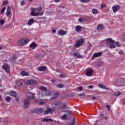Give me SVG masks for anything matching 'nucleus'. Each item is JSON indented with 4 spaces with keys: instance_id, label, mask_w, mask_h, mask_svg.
<instances>
[{
    "instance_id": "obj_1",
    "label": "nucleus",
    "mask_w": 125,
    "mask_h": 125,
    "mask_svg": "<svg viewBox=\"0 0 125 125\" xmlns=\"http://www.w3.org/2000/svg\"><path fill=\"white\" fill-rule=\"evenodd\" d=\"M31 15L32 16H39L41 15V12L42 11V7L41 6H38L36 8H34L33 7L30 8Z\"/></svg>"
},
{
    "instance_id": "obj_2",
    "label": "nucleus",
    "mask_w": 125,
    "mask_h": 125,
    "mask_svg": "<svg viewBox=\"0 0 125 125\" xmlns=\"http://www.w3.org/2000/svg\"><path fill=\"white\" fill-rule=\"evenodd\" d=\"M102 42H105L106 45L108 46V48L110 49L116 48V45L114 44L115 43V40H113L112 38H107Z\"/></svg>"
},
{
    "instance_id": "obj_3",
    "label": "nucleus",
    "mask_w": 125,
    "mask_h": 125,
    "mask_svg": "<svg viewBox=\"0 0 125 125\" xmlns=\"http://www.w3.org/2000/svg\"><path fill=\"white\" fill-rule=\"evenodd\" d=\"M28 42H29V39L28 38H23L20 40L18 42V44L21 46H23L26 45Z\"/></svg>"
},
{
    "instance_id": "obj_4",
    "label": "nucleus",
    "mask_w": 125,
    "mask_h": 125,
    "mask_svg": "<svg viewBox=\"0 0 125 125\" xmlns=\"http://www.w3.org/2000/svg\"><path fill=\"white\" fill-rule=\"evenodd\" d=\"M40 90L42 92V93H44V96H49L50 95V91L47 90V88L45 86H42L40 87Z\"/></svg>"
},
{
    "instance_id": "obj_5",
    "label": "nucleus",
    "mask_w": 125,
    "mask_h": 125,
    "mask_svg": "<svg viewBox=\"0 0 125 125\" xmlns=\"http://www.w3.org/2000/svg\"><path fill=\"white\" fill-rule=\"evenodd\" d=\"M84 39L81 38L78 41L76 42L74 44L75 47H80L83 44H84Z\"/></svg>"
},
{
    "instance_id": "obj_6",
    "label": "nucleus",
    "mask_w": 125,
    "mask_h": 125,
    "mask_svg": "<svg viewBox=\"0 0 125 125\" xmlns=\"http://www.w3.org/2000/svg\"><path fill=\"white\" fill-rule=\"evenodd\" d=\"M31 113H36V114H42V113H43V108H35L33 110L31 111Z\"/></svg>"
},
{
    "instance_id": "obj_7",
    "label": "nucleus",
    "mask_w": 125,
    "mask_h": 125,
    "mask_svg": "<svg viewBox=\"0 0 125 125\" xmlns=\"http://www.w3.org/2000/svg\"><path fill=\"white\" fill-rule=\"evenodd\" d=\"M2 68L4 69V70L7 74H9L10 72V68H9V65H8V64L4 63L2 65Z\"/></svg>"
},
{
    "instance_id": "obj_8",
    "label": "nucleus",
    "mask_w": 125,
    "mask_h": 125,
    "mask_svg": "<svg viewBox=\"0 0 125 125\" xmlns=\"http://www.w3.org/2000/svg\"><path fill=\"white\" fill-rule=\"evenodd\" d=\"M73 56H75V57H77V58H83V56H82L81 54H80V52L77 51V50H75L73 51Z\"/></svg>"
},
{
    "instance_id": "obj_9",
    "label": "nucleus",
    "mask_w": 125,
    "mask_h": 125,
    "mask_svg": "<svg viewBox=\"0 0 125 125\" xmlns=\"http://www.w3.org/2000/svg\"><path fill=\"white\" fill-rule=\"evenodd\" d=\"M6 15L8 17V18H11V16L12 15L11 13V8L10 7H7V11L6 12Z\"/></svg>"
},
{
    "instance_id": "obj_10",
    "label": "nucleus",
    "mask_w": 125,
    "mask_h": 125,
    "mask_svg": "<svg viewBox=\"0 0 125 125\" xmlns=\"http://www.w3.org/2000/svg\"><path fill=\"white\" fill-rule=\"evenodd\" d=\"M23 102L24 108H25V109H28L30 106V101L28 99H26L23 101Z\"/></svg>"
},
{
    "instance_id": "obj_11",
    "label": "nucleus",
    "mask_w": 125,
    "mask_h": 125,
    "mask_svg": "<svg viewBox=\"0 0 125 125\" xmlns=\"http://www.w3.org/2000/svg\"><path fill=\"white\" fill-rule=\"evenodd\" d=\"M27 84H37L38 83V81L34 80V79H31L30 80H28L26 82Z\"/></svg>"
},
{
    "instance_id": "obj_12",
    "label": "nucleus",
    "mask_w": 125,
    "mask_h": 125,
    "mask_svg": "<svg viewBox=\"0 0 125 125\" xmlns=\"http://www.w3.org/2000/svg\"><path fill=\"white\" fill-rule=\"evenodd\" d=\"M120 5H116L112 6V11L114 13H116L120 9Z\"/></svg>"
},
{
    "instance_id": "obj_13",
    "label": "nucleus",
    "mask_w": 125,
    "mask_h": 125,
    "mask_svg": "<svg viewBox=\"0 0 125 125\" xmlns=\"http://www.w3.org/2000/svg\"><path fill=\"white\" fill-rule=\"evenodd\" d=\"M92 74H93V69H92V68H90L88 69L86 72V75L88 77H90V76H92Z\"/></svg>"
},
{
    "instance_id": "obj_14",
    "label": "nucleus",
    "mask_w": 125,
    "mask_h": 125,
    "mask_svg": "<svg viewBox=\"0 0 125 125\" xmlns=\"http://www.w3.org/2000/svg\"><path fill=\"white\" fill-rule=\"evenodd\" d=\"M67 33H68V31H65L63 29H61L58 31V34L60 35V36H65Z\"/></svg>"
},
{
    "instance_id": "obj_15",
    "label": "nucleus",
    "mask_w": 125,
    "mask_h": 125,
    "mask_svg": "<svg viewBox=\"0 0 125 125\" xmlns=\"http://www.w3.org/2000/svg\"><path fill=\"white\" fill-rule=\"evenodd\" d=\"M102 54V52H96L94 53V54L93 55V58H92V60H93V59H94V58L95 57H100V56H101Z\"/></svg>"
},
{
    "instance_id": "obj_16",
    "label": "nucleus",
    "mask_w": 125,
    "mask_h": 125,
    "mask_svg": "<svg viewBox=\"0 0 125 125\" xmlns=\"http://www.w3.org/2000/svg\"><path fill=\"white\" fill-rule=\"evenodd\" d=\"M27 96L29 99H34L35 98V94L33 93H27Z\"/></svg>"
},
{
    "instance_id": "obj_17",
    "label": "nucleus",
    "mask_w": 125,
    "mask_h": 125,
    "mask_svg": "<svg viewBox=\"0 0 125 125\" xmlns=\"http://www.w3.org/2000/svg\"><path fill=\"white\" fill-rule=\"evenodd\" d=\"M37 47L38 45L36 44V42H32L29 45V47L32 49H35V48H37Z\"/></svg>"
},
{
    "instance_id": "obj_18",
    "label": "nucleus",
    "mask_w": 125,
    "mask_h": 125,
    "mask_svg": "<svg viewBox=\"0 0 125 125\" xmlns=\"http://www.w3.org/2000/svg\"><path fill=\"white\" fill-rule=\"evenodd\" d=\"M49 113H53V108H47L46 110H45L44 112L45 115H47V114H49Z\"/></svg>"
},
{
    "instance_id": "obj_19",
    "label": "nucleus",
    "mask_w": 125,
    "mask_h": 125,
    "mask_svg": "<svg viewBox=\"0 0 125 125\" xmlns=\"http://www.w3.org/2000/svg\"><path fill=\"white\" fill-rule=\"evenodd\" d=\"M44 93H40L39 94V98L40 99V100H45V99L44 98Z\"/></svg>"
},
{
    "instance_id": "obj_20",
    "label": "nucleus",
    "mask_w": 125,
    "mask_h": 125,
    "mask_svg": "<svg viewBox=\"0 0 125 125\" xmlns=\"http://www.w3.org/2000/svg\"><path fill=\"white\" fill-rule=\"evenodd\" d=\"M98 86L100 88H103V89H105V90H108L109 89V88L107 87V86H106L102 84H99Z\"/></svg>"
},
{
    "instance_id": "obj_21",
    "label": "nucleus",
    "mask_w": 125,
    "mask_h": 125,
    "mask_svg": "<svg viewBox=\"0 0 125 125\" xmlns=\"http://www.w3.org/2000/svg\"><path fill=\"white\" fill-rule=\"evenodd\" d=\"M103 29H104V26L102 24H99L97 27L98 31H102V30H103Z\"/></svg>"
},
{
    "instance_id": "obj_22",
    "label": "nucleus",
    "mask_w": 125,
    "mask_h": 125,
    "mask_svg": "<svg viewBox=\"0 0 125 125\" xmlns=\"http://www.w3.org/2000/svg\"><path fill=\"white\" fill-rule=\"evenodd\" d=\"M36 57L38 59H42V58H43V55L41 53H38L36 55Z\"/></svg>"
},
{
    "instance_id": "obj_23",
    "label": "nucleus",
    "mask_w": 125,
    "mask_h": 125,
    "mask_svg": "<svg viewBox=\"0 0 125 125\" xmlns=\"http://www.w3.org/2000/svg\"><path fill=\"white\" fill-rule=\"evenodd\" d=\"M35 22V20L34 19H30L29 20H28L27 24L28 26H31L34 22Z\"/></svg>"
},
{
    "instance_id": "obj_24",
    "label": "nucleus",
    "mask_w": 125,
    "mask_h": 125,
    "mask_svg": "<svg viewBox=\"0 0 125 125\" xmlns=\"http://www.w3.org/2000/svg\"><path fill=\"white\" fill-rule=\"evenodd\" d=\"M75 30L78 33H79V32H81V31H82V26L80 25L76 26L75 27Z\"/></svg>"
},
{
    "instance_id": "obj_25",
    "label": "nucleus",
    "mask_w": 125,
    "mask_h": 125,
    "mask_svg": "<svg viewBox=\"0 0 125 125\" xmlns=\"http://www.w3.org/2000/svg\"><path fill=\"white\" fill-rule=\"evenodd\" d=\"M21 75L22 77H24V76H29V73L25 72V71H22L21 72Z\"/></svg>"
},
{
    "instance_id": "obj_26",
    "label": "nucleus",
    "mask_w": 125,
    "mask_h": 125,
    "mask_svg": "<svg viewBox=\"0 0 125 125\" xmlns=\"http://www.w3.org/2000/svg\"><path fill=\"white\" fill-rule=\"evenodd\" d=\"M45 69H46V67L44 66H40L38 68V70L40 72H43V71H45Z\"/></svg>"
},
{
    "instance_id": "obj_27",
    "label": "nucleus",
    "mask_w": 125,
    "mask_h": 125,
    "mask_svg": "<svg viewBox=\"0 0 125 125\" xmlns=\"http://www.w3.org/2000/svg\"><path fill=\"white\" fill-rule=\"evenodd\" d=\"M92 13H93V14L96 15L98 14L99 13V12L98 11V10H97V9L93 8L92 9Z\"/></svg>"
},
{
    "instance_id": "obj_28",
    "label": "nucleus",
    "mask_w": 125,
    "mask_h": 125,
    "mask_svg": "<svg viewBox=\"0 0 125 125\" xmlns=\"http://www.w3.org/2000/svg\"><path fill=\"white\" fill-rule=\"evenodd\" d=\"M59 96V92H56L55 94H54L53 96L52 97V99H55L56 98H57Z\"/></svg>"
},
{
    "instance_id": "obj_29",
    "label": "nucleus",
    "mask_w": 125,
    "mask_h": 125,
    "mask_svg": "<svg viewBox=\"0 0 125 125\" xmlns=\"http://www.w3.org/2000/svg\"><path fill=\"white\" fill-rule=\"evenodd\" d=\"M87 20H86V19L84 18H80L78 20L79 22H80L81 23H82V22H83V21H86Z\"/></svg>"
},
{
    "instance_id": "obj_30",
    "label": "nucleus",
    "mask_w": 125,
    "mask_h": 125,
    "mask_svg": "<svg viewBox=\"0 0 125 125\" xmlns=\"http://www.w3.org/2000/svg\"><path fill=\"white\" fill-rule=\"evenodd\" d=\"M42 122H52L53 120L50 118H45L42 120Z\"/></svg>"
},
{
    "instance_id": "obj_31",
    "label": "nucleus",
    "mask_w": 125,
    "mask_h": 125,
    "mask_svg": "<svg viewBox=\"0 0 125 125\" xmlns=\"http://www.w3.org/2000/svg\"><path fill=\"white\" fill-rule=\"evenodd\" d=\"M59 104L57 102H55L52 104V107H53V109H55L56 107L54 106H57Z\"/></svg>"
},
{
    "instance_id": "obj_32",
    "label": "nucleus",
    "mask_w": 125,
    "mask_h": 125,
    "mask_svg": "<svg viewBox=\"0 0 125 125\" xmlns=\"http://www.w3.org/2000/svg\"><path fill=\"white\" fill-rule=\"evenodd\" d=\"M11 96H13V97H16V92L14 91H12L10 93Z\"/></svg>"
},
{
    "instance_id": "obj_33",
    "label": "nucleus",
    "mask_w": 125,
    "mask_h": 125,
    "mask_svg": "<svg viewBox=\"0 0 125 125\" xmlns=\"http://www.w3.org/2000/svg\"><path fill=\"white\" fill-rule=\"evenodd\" d=\"M120 95H121V92L120 91L115 92L114 93V96H116V97L120 96Z\"/></svg>"
},
{
    "instance_id": "obj_34",
    "label": "nucleus",
    "mask_w": 125,
    "mask_h": 125,
    "mask_svg": "<svg viewBox=\"0 0 125 125\" xmlns=\"http://www.w3.org/2000/svg\"><path fill=\"white\" fill-rule=\"evenodd\" d=\"M20 3L21 6H23V5H25V4H26V1L22 0L20 2Z\"/></svg>"
},
{
    "instance_id": "obj_35",
    "label": "nucleus",
    "mask_w": 125,
    "mask_h": 125,
    "mask_svg": "<svg viewBox=\"0 0 125 125\" xmlns=\"http://www.w3.org/2000/svg\"><path fill=\"white\" fill-rule=\"evenodd\" d=\"M61 119H62V120H66L67 119V115L66 114H63L61 117Z\"/></svg>"
},
{
    "instance_id": "obj_36",
    "label": "nucleus",
    "mask_w": 125,
    "mask_h": 125,
    "mask_svg": "<svg viewBox=\"0 0 125 125\" xmlns=\"http://www.w3.org/2000/svg\"><path fill=\"white\" fill-rule=\"evenodd\" d=\"M4 20L2 19H0V25H1V26H2V25H3L4 24Z\"/></svg>"
},
{
    "instance_id": "obj_37",
    "label": "nucleus",
    "mask_w": 125,
    "mask_h": 125,
    "mask_svg": "<svg viewBox=\"0 0 125 125\" xmlns=\"http://www.w3.org/2000/svg\"><path fill=\"white\" fill-rule=\"evenodd\" d=\"M81 2H83V3H86V2H90L91 0H80Z\"/></svg>"
},
{
    "instance_id": "obj_38",
    "label": "nucleus",
    "mask_w": 125,
    "mask_h": 125,
    "mask_svg": "<svg viewBox=\"0 0 125 125\" xmlns=\"http://www.w3.org/2000/svg\"><path fill=\"white\" fill-rule=\"evenodd\" d=\"M75 124H76V118H73V121L69 125H75Z\"/></svg>"
},
{
    "instance_id": "obj_39",
    "label": "nucleus",
    "mask_w": 125,
    "mask_h": 125,
    "mask_svg": "<svg viewBox=\"0 0 125 125\" xmlns=\"http://www.w3.org/2000/svg\"><path fill=\"white\" fill-rule=\"evenodd\" d=\"M57 87H59V88H62L64 87V85L62 83H60L57 85Z\"/></svg>"
},
{
    "instance_id": "obj_40",
    "label": "nucleus",
    "mask_w": 125,
    "mask_h": 125,
    "mask_svg": "<svg viewBox=\"0 0 125 125\" xmlns=\"http://www.w3.org/2000/svg\"><path fill=\"white\" fill-rule=\"evenodd\" d=\"M10 99H11V98H10V97H9V96L6 97V98H5V100L7 102H10Z\"/></svg>"
},
{
    "instance_id": "obj_41",
    "label": "nucleus",
    "mask_w": 125,
    "mask_h": 125,
    "mask_svg": "<svg viewBox=\"0 0 125 125\" xmlns=\"http://www.w3.org/2000/svg\"><path fill=\"white\" fill-rule=\"evenodd\" d=\"M6 7H4L2 9V10H1V12H0L1 14H2V13H4V11H5V10H6Z\"/></svg>"
},
{
    "instance_id": "obj_42",
    "label": "nucleus",
    "mask_w": 125,
    "mask_h": 125,
    "mask_svg": "<svg viewBox=\"0 0 125 125\" xmlns=\"http://www.w3.org/2000/svg\"><path fill=\"white\" fill-rule=\"evenodd\" d=\"M115 45L117 47H121V44H120V43L119 42H116Z\"/></svg>"
},
{
    "instance_id": "obj_43",
    "label": "nucleus",
    "mask_w": 125,
    "mask_h": 125,
    "mask_svg": "<svg viewBox=\"0 0 125 125\" xmlns=\"http://www.w3.org/2000/svg\"><path fill=\"white\" fill-rule=\"evenodd\" d=\"M66 105H67V103H64L62 107V109H66Z\"/></svg>"
},
{
    "instance_id": "obj_44",
    "label": "nucleus",
    "mask_w": 125,
    "mask_h": 125,
    "mask_svg": "<svg viewBox=\"0 0 125 125\" xmlns=\"http://www.w3.org/2000/svg\"><path fill=\"white\" fill-rule=\"evenodd\" d=\"M101 6V9H103V8H104V7H106V4H104L103 3H102Z\"/></svg>"
},
{
    "instance_id": "obj_45",
    "label": "nucleus",
    "mask_w": 125,
    "mask_h": 125,
    "mask_svg": "<svg viewBox=\"0 0 125 125\" xmlns=\"http://www.w3.org/2000/svg\"><path fill=\"white\" fill-rule=\"evenodd\" d=\"M8 3V1L7 0L3 1L2 5H6V4H7Z\"/></svg>"
},
{
    "instance_id": "obj_46",
    "label": "nucleus",
    "mask_w": 125,
    "mask_h": 125,
    "mask_svg": "<svg viewBox=\"0 0 125 125\" xmlns=\"http://www.w3.org/2000/svg\"><path fill=\"white\" fill-rule=\"evenodd\" d=\"M104 41H102L101 42H100V44L101 45H103V46H105V44H106V43L103 42Z\"/></svg>"
},
{
    "instance_id": "obj_47",
    "label": "nucleus",
    "mask_w": 125,
    "mask_h": 125,
    "mask_svg": "<svg viewBox=\"0 0 125 125\" xmlns=\"http://www.w3.org/2000/svg\"><path fill=\"white\" fill-rule=\"evenodd\" d=\"M118 53H119V54H120L121 55H123L124 54V52L123 51V50H121L119 51Z\"/></svg>"
},
{
    "instance_id": "obj_48",
    "label": "nucleus",
    "mask_w": 125,
    "mask_h": 125,
    "mask_svg": "<svg viewBox=\"0 0 125 125\" xmlns=\"http://www.w3.org/2000/svg\"><path fill=\"white\" fill-rule=\"evenodd\" d=\"M106 108H107V110H108V111H110V105H106Z\"/></svg>"
},
{
    "instance_id": "obj_49",
    "label": "nucleus",
    "mask_w": 125,
    "mask_h": 125,
    "mask_svg": "<svg viewBox=\"0 0 125 125\" xmlns=\"http://www.w3.org/2000/svg\"><path fill=\"white\" fill-rule=\"evenodd\" d=\"M18 85L19 86H21V85H22V83H21L20 82H18Z\"/></svg>"
},
{
    "instance_id": "obj_50",
    "label": "nucleus",
    "mask_w": 125,
    "mask_h": 125,
    "mask_svg": "<svg viewBox=\"0 0 125 125\" xmlns=\"http://www.w3.org/2000/svg\"><path fill=\"white\" fill-rule=\"evenodd\" d=\"M65 113L68 114V115H70V114H71V111H70V110H66Z\"/></svg>"
},
{
    "instance_id": "obj_51",
    "label": "nucleus",
    "mask_w": 125,
    "mask_h": 125,
    "mask_svg": "<svg viewBox=\"0 0 125 125\" xmlns=\"http://www.w3.org/2000/svg\"><path fill=\"white\" fill-rule=\"evenodd\" d=\"M51 83H56V81H55V80L54 79H52L51 81Z\"/></svg>"
},
{
    "instance_id": "obj_52",
    "label": "nucleus",
    "mask_w": 125,
    "mask_h": 125,
    "mask_svg": "<svg viewBox=\"0 0 125 125\" xmlns=\"http://www.w3.org/2000/svg\"><path fill=\"white\" fill-rule=\"evenodd\" d=\"M15 97V100L16 101H17V102H19V99L18 98H17V97Z\"/></svg>"
},
{
    "instance_id": "obj_53",
    "label": "nucleus",
    "mask_w": 125,
    "mask_h": 125,
    "mask_svg": "<svg viewBox=\"0 0 125 125\" xmlns=\"http://www.w3.org/2000/svg\"><path fill=\"white\" fill-rule=\"evenodd\" d=\"M88 88L92 89V88H93V85H90L88 86Z\"/></svg>"
},
{
    "instance_id": "obj_54",
    "label": "nucleus",
    "mask_w": 125,
    "mask_h": 125,
    "mask_svg": "<svg viewBox=\"0 0 125 125\" xmlns=\"http://www.w3.org/2000/svg\"><path fill=\"white\" fill-rule=\"evenodd\" d=\"M54 1L55 2H59L60 1V0H54Z\"/></svg>"
},
{
    "instance_id": "obj_55",
    "label": "nucleus",
    "mask_w": 125,
    "mask_h": 125,
    "mask_svg": "<svg viewBox=\"0 0 125 125\" xmlns=\"http://www.w3.org/2000/svg\"><path fill=\"white\" fill-rule=\"evenodd\" d=\"M52 32H53V34H55V33H56V30L53 29L52 30Z\"/></svg>"
},
{
    "instance_id": "obj_56",
    "label": "nucleus",
    "mask_w": 125,
    "mask_h": 125,
    "mask_svg": "<svg viewBox=\"0 0 125 125\" xmlns=\"http://www.w3.org/2000/svg\"><path fill=\"white\" fill-rule=\"evenodd\" d=\"M92 100H95L96 99V98L95 97H92Z\"/></svg>"
},
{
    "instance_id": "obj_57",
    "label": "nucleus",
    "mask_w": 125,
    "mask_h": 125,
    "mask_svg": "<svg viewBox=\"0 0 125 125\" xmlns=\"http://www.w3.org/2000/svg\"><path fill=\"white\" fill-rule=\"evenodd\" d=\"M79 90H83V87H79Z\"/></svg>"
},
{
    "instance_id": "obj_58",
    "label": "nucleus",
    "mask_w": 125,
    "mask_h": 125,
    "mask_svg": "<svg viewBox=\"0 0 125 125\" xmlns=\"http://www.w3.org/2000/svg\"><path fill=\"white\" fill-rule=\"evenodd\" d=\"M89 47L90 48L92 47V44H91V43H89Z\"/></svg>"
},
{
    "instance_id": "obj_59",
    "label": "nucleus",
    "mask_w": 125,
    "mask_h": 125,
    "mask_svg": "<svg viewBox=\"0 0 125 125\" xmlns=\"http://www.w3.org/2000/svg\"><path fill=\"white\" fill-rule=\"evenodd\" d=\"M61 78H64V75L63 74H60Z\"/></svg>"
},
{
    "instance_id": "obj_60",
    "label": "nucleus",
    "mask_w": 125,
    "mask_h": 125,
    "mask_svg": "<svg viewBox=\"0 0 125 125\" xmlns=\"http://www.w3.org/2000/svg\"><path fill=\"white\" fill-rule=\"evenodd\" d=\"M100 116L101 117H103V113H100Z\"/></svg>"
},
{
    "instance_id": "obj_61",
    "label": "nucleus",
    "mask_w": 125,
    "mask_h": 125,
    "mask_svg": "<svg viewBox=\"0 0 125 125\" xmlns=\"http://www.w3.org/2000/svg\"><path fill=\"white\" fill-rule=\"evenodd\" d=\"M104 119L106 121L107 120V117H104Z\"/></svg>"
},
{
    "instance_id": "obj_62",
    "label": "nucleus",
    "mask_w": 125,
    "mask_h": 125,
    "mask_svg": "<svg viewBox=\"0 0 125 125\" xmlns=\"http://www.w3.org/2000/svg\"><path fill=\"white\" fill-rule=\"evenodd\" d=\"M35 102H36V103H37V102H39V100H36Z\"/></svg>"
},
{
    "instance_id": "obj_63",
    "label": "nucleus",
    "mask_w": 125,
    "mask_h": 125,
    "mask_svg": "<svg viewBox=\"0 0 125 125\" xmlns=\"http://www.w3.org/2000/svg\"><path fill=\"white\" fill-rule=\"evenodd\" d=\"M1 49H2V48L0 46V50H1Z\"/></svg>"
},
{
    "instance_id": "obj_64",
    "label": "nucleus",
    "mask_w": 125,
    "mask_h": 125,
    "mask_svg": "<svg viewBox=\"0 0 125 125\" xmlns=\"http://www.w3.org/2000/svg\"><path fill=\"white\" fill-rule=\"evenodd\" d=\"M33 0H29L30 2H32V1H33Z\"/></svg>"
}]
</instances>
